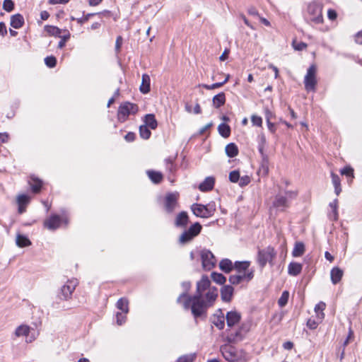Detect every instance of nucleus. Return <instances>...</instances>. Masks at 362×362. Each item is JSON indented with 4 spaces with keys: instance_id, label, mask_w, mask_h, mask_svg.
<instances>
[{
    "instance_id": "1",
    "label": "nucleus",
    "mask_w": 362,
    "mask_h": 362,
    "mask_svg": "<svg viewBox=\"0 0 362 362\" xmlns=\"http://www.w3.org/2000/svg\"><path fill=\"white\" fill-rule=\"evenodd\" d=\"M218 297L217 288H210L205 293V298L199 296H189L186 293H181L177 299V303H182L185 310H190L196 324L198 320H204L207 317V310L211 307Z\"/></svg>"
},
{
    "instance_id": "2",
    "label": "nucleus",
    "mask_w": 362,
    "mask_h": 362,
    "mask_svg": "<svg viewBox=\"0 0 362 362\" xmlns=\"http://www.w3.org/2000/svg\"><path fill=\"white\" fill-rule=\"evenodd\" d=\"M276 256V252L274 247L271 245L263 249H259L257 255V263L261 269L264 268L267 263L273 265V261Z\"/></svg>"
},
{
    "instance_id": "3",
    "label": "nucleus",
    "mask_w": 362,
    "mask_h": 362,
    "mask_svg": "<svg viewBox=\"0 0 362 362\" xmlns=\"http://www.w3.org/2000/svg\"><path fill=\"white\" fill-rule=\"evenodd\" d=\"M139 111V106L130 102L122 103L118 108L117 119L119 122H126L131 115H136Z\"/></svg>"
},
{
    "instance_id": "4",
    "label": "nucleus",
    "mask_w": 362,
    "mask_h": 362,
    "mask_svg": "<svg viewBox=\"0 0 362 362\" xmlns=\"http://www.w3.org/2000/svg\"><path fill=\"white\" fill-rule=\"evenodd\" d=\"M191 210L197 217L206 218L211 217L214 214L216 207L214 204H209L204 205L195 203L191 206Z\"/></svg>"
},
{
    "instance_id": "5",
    "label": "nucleus",
    "mask_w": 362,
    "mask_h": 362,
    "mask_svg": "<svg viewBox=\"0 0 362 362\" xmlns=\"http://www.w3.org/2000/svg\"><path fill=\"white\" fill-rule=\"evenodd\" d=\"M202 226L199 222L193 223L188 229L185 230L180 236V244H186L192 241L202 231Z\"/></svg>"
},
{
    "instance_id": "6",
    "label": "nucleus",
    "mask_w": 362,
    "mask_h": 362,
    "mask_svg": "<svg viewBox=\"0 0 362 362\" xmlns=\"http://www.w3.org/2000/svg\"><path fill=\"white\" fill-rule=\"evenodd\" d=\"M223 358L228 362H238L242 358L243 351H238L237 349L230 345L224 344L220 348Z\"/></svg>"
},
{
    "instance_id": "7",
    "label": "nucleus",
    "mask_w": 362,
    "mask_h": 362,
    "mask_svg": "<svg viewBox=\"0 0 362 362\" xmlns=\"http://www.w3.org/2000/svg\"><path fill=\"white\" fill-rule=\"evenodd\" d=\"M78 285L77 279H73L71 280H68L63 286L61 287L57 296L60 300H68L76 289V286Z\"/></svg>"
},
{
    "instance_id": "8",
    "label": "nucleus",
    "mask_w": 362,
    "mask_h": 362,
    "mask_svg": "<svg viewBox=\"0 0 362 362\" xmlns=\"http://www.w3.org/2000/svg\"><path fill=\"white\" fill-rule=\"evenodd\" d=\"M317 69L315 65H311L307 70V74L304 78L305 88L308 91H315L317 85L316 79Z\"/></svg>"
},
{
    "instance_id": "9",
    "label": "nucleus",
    "mask_w": 362,
    "mask_h": 362,
    "mask_svg": "<svg viewBox=\"0 0 362 362\" xmlns=\"http://www.w3.org/2000/svg\"><path fill=\"white\" fill-rule=\"evenodd\" d=\"M201 259L204 270L209 271L216 265V257L209 250L204 249L201 251Z\"/></svg>"
},
{
    "instance_id": "10",
    "label": "nucleus",
    "mask_w": 362,
    "mask_h": 362,
    "mask_svg": "<svg viewBox=\"0 0 362 362\" xmlns=\"http://www.w3.org/2000/svg\"><path fill=\"white\" fill-rule=\"evenodd\" d=\"M307 20L315 23H321L323 21L321 8L315 4H310L308 6Z\"/></svg>"
},
{
    "instance_id": "11",
    "label": "nucleus",
    "mask_w": 362,
    "mask_h": 362,
    "mask_svg": "<svg viewBox=\"0 0 362 362\" xmlns=\"http://www.w3.org/2000/svg\"><path fill=\"white\" fill-rule=\"evenodd\" d=\"M179 194L177 193H168L165 197L164 208L167 213L171 214L177 207Z\"/></svg>"
},
{
    "instance_id": "12",
    "label": "nucleus",
    "mask_w": 362,
    "mask_h": 362,
    "mask_svg": "<svg viewBox=\"0 0 362 362\" xmlns=\"http://www.w3.org/2000/svg\"><path fill=\"white\" fill-rule=\"evenodd\" d=\"M214 286L211 287V281L209 277L206 275L202 276V279L197 283L196 293L193 296H199L204 298V292L209 291L210 288H214Z\"/></svg>"
},
{
    "instance_id": "13",
    "label": "nucleus",
    "mask_w": 362,
    "mask_h": 362,
    "mask_svg": "<svg viewBox=\"0 0 362 362\" xmlns=\"http://www.w3.org/2000/svg\"><path fill=\"white\" fill-rule=\"evenodd\" d=\"M272 204L281 211H284L290 205L288 198L281 194L276 195Z\"/></svg>"
},
{
    "instance_id": "14",
    "label": "nucleus",
    "mask_w": 362,
    "mask_h": 362,
    "mask_svg": "<svg viewBox=\"0 0 362 362\" xmlns=\"http://www.w3.org/2000/svg\"><path fill=\"white\" fill-rule=\"evenodd\" d=\"M226 320L227 326L233 327L238 324L241 320V314L236 310H231L226 313Z\"/></svg>"
},
{
    "instance_id": "15",
    "label": "nucleus",
    "mask_w": 362,
    "mask_h": 362,
    "mask_svg": "<svg viewBox=\"0 0 362 362\" xmlns=\"http://www.w3.org/2000/svg\"><path fill=\"white\" fill-rule=\"evenodd\" d=\"M62 219L59 215H52L48 219L44 222L45 227L49 230H54L60 226Z\"/></svg>"
},
{
    "instance_id": "16",
    "label": "nucleus",
    "mask_w": 362,
    "mask_h": 362,
    "mask_svg": "<svg viewBox=\"0 0 362 362\" xmlns=\"http://www.w3.org/2000/svg\"><path fill=\"white\" fill-rule=\"evenodd\" d=\"M234 293V288L230 285L223 286L221 288V298L223 302L229 303L231 301Z\"/></svg>"
},
{
    "instance_id": "17",
    "label": "nucleus",
    "mask_w": 362,
    "mask_h": 362,
    "mask_svg": "<svg viewBox=\"0 0 362 362\" xmlns=\"http://www.w3.org/2000/svg\"><path fill=\"white\" fill-rule=\"evenodd\" d=\"M189 223V216L186 211L179 213L175 220V225L177 228H185Z\"/></svg>"
},
{
    "instance_id": "18",
    "label": "nucleus",
    "mask_w": 362,
    "mask_h": 362,
    "mask_svg": "<svg viewBox=\"0 0 362 362\" xmlns=\"http://www.w3.org/2000/svg\"><path fill=\"white\" fill-rule=\"evenodd\" d=\"M215 184V178L212 176L207 177L199 185V189L202 192H209L213 189Z\"/></svg>"
},
{
    "instance_id": "19",
    "label": "nucleus",
    "mask_w": 362,
    "mask_h": 362,
    "mask_svg": "<svg viewBox=\"0 0 362 362\" xmlns=\"http://www.w3.org/2000/svg\"><path fill=\"white\" fill-rule=\"evenodd\" d=\"M24 23V18L21 13H16L11 16L10 25L13 28L19 29L23 26Z\"/></svg>"
},
{
    "instance_id": "20",
    "label": "nucleus",
    "mask_w": 362,
    "mask_h": 362,
    "mask_svg": "<svg viewBox=\"0 0 362 362\" xmlns=\"http://www.w3.org/2000/svg\"><path fill=\"white\" fill-rule=\"evenodd\" d=\"M28 183L33 193L37 194L41 191L42 187V181L39 178L35 176H31L30 177Z\"/></svg>"
},
{
    "instance_id": "21",
    "label": "nucleus",
    "mask_w": 362,
    "mask_h": 362,
    "mask_svg": "<svg viewBox=\"0 0 362 362\" xmlns=\"http://www.w3.org/2000/svg\"><path fill=\"white\" fill-rule=\"evenodd\" d=\"M243 330V327H239L235 332L228 334L226 337L227 341L228 343H235L238 341H241L244 338Z\"/></svg>"
},
{
    "instance_id": "22",
    "label": "nucleus",
    "mask_w": 362,
    "mask_h": 362,
    "mask_svg": "<svg viewBox=\"0 0 362 362\" xmlns=\"http://www.w3.org/2000/svg\"><path fill=\"white\" fill-rule=\"evenodd\" d=\"M303 264L298 262H292L288 266V274L292 276H296L302 272Z\"/></svg>"
},
{
    "instance_id": "23",
    "label": "nucleus",
    "mask_w": 362,
    "mask_h": 362,
    "mask_svg": "<svg viewBox=\"0 0 362 362\" xmlns=\"http://www.w3.org/2000/svg\"><path fill=\"white\" fill-rule=\"evenodd\" d=\"M344 274V271L338 267H333L330 272L331 281L333 284H338Z\"/></svg>"
},
{
    "instance_id": "24",
    "label": "nucleus",
    "mask_w": 362,
    "mask_h": 362,
    "mask_svg": "<svg viewBox=\"0 0 362 362\" xmlns=\"http://www.w3.org/2000/svg\"><path fill=\"white\" fill-rule=\"evenodd\" d=\"M226 95L223 92H221L217 95H214L212 99V104L214 107L218 109L220 108L226 103Z\"/></svg>"
},
{
    "instance_id": "25",
    "label": "nucleus",
    "mask_w": 362,
    "mask_h": 362,
    "mask_svg": "<svg viewBox=\"0 0 362 362\" xmlns=\"http://www.w3.org/2000/svg\"><path fill=\"white\" fill-rule=\"evenodd\" d=\"M144 124L151 129H156L158 127V122L153 114H147L144 116Z\"/></svg>"
},
{
    "instance_id": "26",
    "label": "nucleus",
    "mask_w": 362,
    "mask_h": 362,
    "mask_svg": "<svg viewBox=\"0 0 362 362\" xmlns=\"http://www.w3.org/2000/svg\"><path fill=\"white\" fill-rule=\"evenodd\" d=\"M150 76L146 74H143L141 84L139 88L142 93L146 94L150 91Z\"/></svg>"
},
{
    "instance_id": "27",
    "label": "nucleus",
    "mask_w": 362,
    "mask_h": 362,
    "mask_svg": "<svg viewBox=\"0 0 362 362\" xmlns=\"http://www.w3.org/2000/svg\"><path fill=\"white\" fill-rule=\"evenodd\" d=\"M250 265V262L249 261H236L233 264V269H235L239 274H243L245 272H246Z\"/></svg>"
},
{
    "instance_id": "28",
    "label": "nucleus",
    "mask_w": 362,
    "mask_h": 362,
    "mask_svg": "<svg viewBox=\"0 0 362 362\" xmlns=\"http://www.w3.org/2000/svg\"><path fill=\"white\" fill-rule=\"evenodd\" d=\"M219 267L221 271L228 274L233 269V264L229 259H223L219 263Z\"/></svg>"
},
{
    "instance_id": "29",
    "label": "nucleus",
    "mask_w": 362,
    "mask_h": 362,
    "mask_svg": "<svg viewBox=\"0 0 362 362\" xmlns=\"http://www.w3.org/2000/svg\"><path fill=\"white\" fill-rule=\"evenodd\" d=\"M225 151L228 157L234 158L238 156L239 150L235 143H230L226 145Z\"/></svg>"
},
{
    "instance_id": "30",
    "label": "nucleus",
    "mask_w": 362,
    "mask_h": 362,
    "mask_svg": "<svg viewBox=\"0 0 362 362\" xmlns=\"http://www.w3.org/2000/svg\"><path fill=\"white\" fill-rule=\"evenodd\" d=\"M305 245L303 242H296L292 251L294 257H301L305 252Z\"/></svg>"
},
{
    "instance_id": "31",
    "label": "nucleus",
    "mask_w": 362,
    "mask_h": 362,
    "mask_svg": "<svg viewBox=\"0 0 362 362\" xmlns=\"http://www.w3.org/2000/svg\"><path fill=\"white\" fill-rule=\"evenodd\" d=\"M225 319L224 315H221L220 317H216L212 315L211 317V323L215 325L219 330H222L225 327Z\"/></svg>"
},
{
    "instance_id": "32",
    "label": "nucleus",
    "mask_w": 362,
    "mask_h": 362,
    "mask_svg": "<svg viewBox=\"0 0 362 362\" xmlns=\"http://www.w3.org/2000/svg\"><path fill=\"white\" fill-rule=\"evenodd\" d=\"M30 331V328L29 326L25 325H21L16 329V330L14 332V335L16 337H23V336L27 337L29 334Z\"/></svg>"
},
{
    "instance_id": "33",
    "label": "nucleus",
    "mask_w": 362,
    "mask_h": 362,
    "mask_svg": "<svg viewBox=\"0 0 362 362\" xmlns=\"http://www.w3.org/2000/svg\"><path fill=\"white\" fill-rule=\"evenodd\" d=\"M147 175L149 179L155 184H159L163 180L162 173L158 171L148 170Z\"/></svg>"
},
{
    "instance_id": "34",
    "label": "nucleus",
    "mask_w": 362,
    "mask_h": 362,
    "mask_svg": "<svg viewBox=\"0 0 362 362\" xmlns=\"http://www.w3.org/2000/svg\"><path fill=\"white\" fill-rule=\"evenodd\" d=\"M44 29L51 36L61 37L62 30L57 26L47 25Z\"/></svg>"
},
{
    "instance_id": "35",
    "label": "nucleus",
    "mask_w": 362,
    "mask_h": 362,
    "mask_svg": "<svg viewBox=\"0 0 362 362\" xmlns=\"http://www.w3.org/2000/svg\"><path fill=\"white\" fill-rule=\"evenodd\" d=\"M16 245L20 247H27L31 245L30 240L24 235L18 234L16 237Z\"/></svg>"
},
{
    "instance_id": "36",
    "label": "nucleus",
    "mask_w": 362,
    "mask_h": 362,
    "mask_svg": "<svg viewBox=\"0 0 362 362\" xmlns=\"http://www.w3.org/2000/svg\"><path fill=\"white\" fill-rule=\"evenodd\" d=\"M218 131L223 138H228L230 135V127L226 123H221L218 127Z\"/></svg>"
},
{
    "instance_id": "37",
    "label": "nucleus",
    "mask_w": 362,
    "mask_h": 362,
    "mask_svg": "<svg viewBox=\"0 0 362 362\" xmlns=\"http://www.w3.org/2000/svg\"><path fill=\"white\" fill-rule=\"evenodd\" d=\"M129 302L127 299L124 298H119L117 303L116 307L117 309L120 310L122 312L124 313H128L129 312V307H128Z\"/></svg>"
},
{
    "instance_id": "38",
    "label": "nucleus",
    "mask_w": 362,
    "mask_h": 362,
    "mask_svg": "<svg viewBox=\"0 0 362 362\" xmlns=\"http://www.w3.org/2000/svg\"><path fill=\"white\" fill-rule=\"evenodd\" d=\"M261 158L262 161L259 172L262 175H266L269 173V158L268 156H264V157Z\"/></svg>"
},
{
    "instance_id": "39",
    "label": "nucleus",
    "mask_w": 362,
    "mask_h": 362,
    "mask_svg": "<svg viewBox=\"0 0 362 362\" xmlns=\"http://www.w3.org/2000/svg\"><path fill=\"white\" fill-rule=\"evenodd\" d=\"M211 277L214 282L220 285H223L226 281V276L221 273L214 272L211 274Z\"/></svg>"
},
{
    "instance_id": "40",
    "label": "nucleus",
    "mask_w": 362,
    "mask_h": 362,
    "mask_svg": "<svg viewBox=\"0 0 362 362\" xmlns=\"http://www.w3.org/2000/svg\"><path fill=\"white\" fill-rule=\"evenodd\" d=\"M197 358L196 353H191L180 356L177 362H194Z\"/></svg>"
},
{
    "instance_id": "41",
    "label": "nucleus",
    "mask_w": 362,
    "mask_h": 362,
    "mask_svg": "<svg viewBox=\"0 0 362 362\" xmlns=\"http://www.w3.org/2000/svg\"><path fill=\"white\" fill-rule=\"evenodd\" d=\"M139 135L144 139H148L151 137V132L146 125L139 127Z\"/></svg>"
},
{
    "instance_id": "42",
    "label": "nucleus",
    "mask_w": 362,
    "mask_h": 362,
    "mask_svg": "<svg viewBox=\"0 0 362 362\" xmlns=\"http://www.w3.org/2000/svg\"><path fill=\"white\" fill-rule=\"evenodd\" d=\"M288 298H289V293H288V291H283V293H281V297L278 300L279 305L281 308L284 307L287 304V303H288Z\"/></svg>"
},
{
    "instance_id": "43",
    "label": "nucleus",
    "mask_w": 362,
    "mask_h": 362,
    "mask_svg": "<svg viewBox=\"0 0 362 362\" xmlns=\"http://www.w3.org/2000/svg\"><path fill=\"white\" fill-rule=\"evenodd\" d=\"M64 33H65L66 34L62 36L61 35V37H59L61 38V40L59 42L58 46H57L58 48H59V49L63 48L66 45V41H68L69 39L70 38V33L69 32V30H64Z\"/></svg>"
},
{
    "instance_id": "44",
    "label": "nucleus",
    "mask_w": 362,
    "mask_h": 362,
    "mask_svg": "<svg viewBox=\"0 0 362 362\" xmlns=\"http://www.w3.org/2000/svg\"><path fill=\"white\" fill-rule=\"evenodd\" d=\"M244 280V276L242 274L231 275L229 276V282L233 285H238Z\"/></svg>"
},
{
    "instance_id": "45",
    "label": "nucleus",
    "mask_w": 362,
    "mask_h": 362,
    "mask_svg": "<svg viewBox=\"0 0 362 362\" xmlns=\"http://www.w3.org/2000/svg\"><path fill=\"white\" fill-rule=\"evenodd\" d=\"M45 64L49 68H54L57 64V59L54 56H48L45 58Z\"/></svg>"
},
{
    "instance_id": "46",
    "label": "nucleus",
    "mask_w": 362,
    "mask_h": 362,
    "mask_svg": "<svg viewBox=\"0 0 362 362\" xmlns=\"http://www.w3.org/2000/svg\"><path fill=\"white\" fill-rule=\"evenodd\" d=\"M15 4L12 0H4L3 2V8L7 12H11L14 9Z\"/></svg>"
},
{
    "instance_id": "47",
    "label": "nucleus",
    "mask_w": 362,
    "mask_h": 362,
    "mask_svg": "<svg viewBox=\"0 0 362 362\" xmlns=\"http://www.w3.org/2000/svg\"><path fill=\"white\" fill-rule=\"evenodd\" d=\"M329 207L332 209V211L334 212V221H337L339 218L338 199H335L332 202L329 203Z\"/></svg>"
},
{
    "instance_id": "48",
    "label": "nucleus",
    "mask_w": 362,
    "mask_h": 362,
    "mask_svg": "<svg viewBox=\"0 0 362 362\" xmlns=\"http://www.w3.org/2000/svg\"><path fill=\"white\" fill-rule=\"evenodd\" d=\"M240 172L238 170H233L229 173V180L233 183H236L240 179Z\"/></svg>"
},
{
    "instance_id": "49",
    "label": "nucleus",
    "mask_w": 362,
    "mask_h": 362,
    "mask_svg": "<svg viewBox=\"0 0 362 362\" xmlns=\"http://www.w3.org/2000/svg\"><path fill=\"white\" fill-rule=\"evenodd\" d=\"M30 202V197L26 194H21L18 197L17 202L18 205L26 206Z\"/></svg>"
},
{
    "instance_id": "50",
    "label": "nucleus",
    "mask_w": 362,
    "mask_h": 362,
    "mask_svg": "<svg viewBox=\"0 0 362 362\" xmlns=\"http://www.w3.org/2000/svg\"><path fill=\"white\" fill-rule=\"evenodd\" d=\"M342 175H346L348 177H354V169L350 166H346L340 170Z\"/></svg>"
},
{
    "instance_id": "51",
    "label": "nucleus",
    "mask_w": 362,
    "mask_h": 362,
    "mask_svg": "<svg viewBox=\"0 0 362 362\" xmlns=\"http://www.w3.org/2000/svg\"><path fill=\"white\" fill-rule=\"evenodd\" d=\"M126 314L127 313H124L123 312H122V313L118 312L117 313L116 318H117V324L118 325H122L126 322V319H127Z\"/></svg>"
},
{
    "instance_id": "52",
    "label": "nucleus",
    "mask_w": 362,
    "mask_h": 362,
    "mask_svg": "<svg viewBox=\"0 0 362 362\" xmlns=\"http://www.w3.org/2000/svg\"><path fill=\"white\" fill-rule=\"evenodd\" d=\"M200 86L206 90H214L222 87L223 86V83L217 82L211 85L202 84Z\"/></svg>"
},
{
    "instance_id": "53",
    "label": "nucleus",
    "mask_w": 362,
    "mask_h": 362,
    "mask_svg": "<svg viewBox=\"0 0 362 362\" xmlns=\"http://www.w3.org/2000/svg\"><path fill=\"white\" fill-rule=\"evenodd\" d=\"M250 177L248 175L240 177V179L238 180V185L240 187H243L245 186H247L250 182Z\"/></svg>"
},
{
    "instance_id": "54",
    "label": "nucleus",
    "mask_w": 362,
    "mask_h": 362,
    "mask_svg": "<svg viewBox=\"0 0 362 362\" xmlns=\"http://www.w3.org/2000/svg\"><path fill=\"white\" fill-rule=\"evenodd\" d=\"M294 49L298 51H302L307 47V44L303 42H296L294 40L292 43Z\"/></svg>"
},
{
    "instance_id": "55",
    "label": "nucleus",
    "mask_w": 362,
    "mask_h": 362,
    "mask_svg": "<svg viewBox=\"0 0 362 362\" xmlns=\"http://www.w3.org/2000/svg\"><path fill=\"white\" fill-rule=\"evenodd\" d=\"M93 16H95V13H87L83 18H78L76 19V21L78 24L83 25L85 22L88 21L90 17Z\"/></svg>"
},
{
    "instance_id": "56",
    "label": "nucleus",
    "mask_w": 362,
    "mask_h": 362,
    "mask_svg": "<svg viewBox=\"0 0 362 362\" xmlns=\"http://www.w3.org/2000/svg\"><path fill=\"white\" fill-rule=\"evenodd\" d=\"M251 122L253 125L257 127H261L262 124V119L261 117L257 115H252L251 117Z\"/></svg>"
},
{
    "instance_id": "57",
    "label": "nucleus",
    "mask_w": 362,
    "mask_h": 362,
    "mask_svg": "<svg viewBox=\"0 0 362 362\" xmlns=\"http://www.w3.org/2000/svg\"><path fill=\"white\" fill-rule=\"evenodd\" d=\"M165 161L166 169L169 172L173 173L175 170V167L174 165V163H173V160L170 158H167L165 160Z\"/></svg>"
},
{
    "instance_id": "58",
    "label": "nucleus",
    "mask_w": 362,
    "mask_h": 362,
    "mask_svg": "<svg viewBox=\"0 0 362 362\" xmlns=\"http://www.w3.org/2000/svg\"><path fill=\"white\" fill-rule=\"evenodd\" d=\"M331 177H332V182L334 187L341 185V180L338 175H337L334 173H331Z\"/></svg>"
},
{
    "instance_id": "59",
    "label": "nucleus",
    "mask_w": 362,
    "mask_h": 362,
    "mask_svg": "<svg viewBox=\"0 0 362 362\" xmlns=\"http://www.w3.org/2000/svg\"><path fill=\"white\" fill-rule=\"evenodd\" d=\"M95 13V15L100 16V18H103V17L110 18L112 16V13L107 10H105L103 11Z\"/></svg>"
},
{
    "instance_id": "60",
    "label": "nucleus",
    "mask_w": 362,
    "mask_h": 362,
    "mask_svg": "<svg viewBox=\"0 0 362 362\" xmlns=\"http://www.w3.org/2000/svg\"><path fill=\"white\" fill-rule=\"evenodd\" d=\"M264 115L267 121H271V119L275 117L274 113L268 107H264Z\"/></svg>"
},
{
    "instance_id": "61",
    "label": "nucleus",
    "mask_w": 362,
    "mask_h": 362,
    "mask_svg": "<svg viewBox=\"0 0 362 362\" xmlns=\"http://www.w3.org/2000/svg\"><path fill=\"white\" fill-rule=\"evenodd\" d=\"M213 126V122H211L209 123H208L207 124H206L205 126H204L203 127H202L199 131V133L198 134L199 135H203L207 130H209L211 127Z\"/></svg>"
},
{
    "instance_id": "62",
    "label": "nucleus",
    "mask_w": 362,
    "mask_h": 362,
    "mask_svg": "<svg viewBox=\"0 0 362 362\" xmlns=\"http://www.w3.org/2000/svg\"><path fill=\"white\" fill-rule=\"evenodd\" d=\"M136 139V134L134 132H128L125 136H124V139L127 141V142H132L135 140Z\"/></svg>"
},
{
    "instance_id": "63",
    "label": "nucleus",
    "mask_w": 362,
    "mask_h": 362,
    "mask_svg": "<svg viewBox=\"0 0 362 362\" xmlns=\"http://www.w3.org/2000/svg\"><path fill=\"white\" fill-rule=\"evenodd\" d=\"M327 16L329 20L334 21L337 17V13L335 10L333 9H329L327 11Z\"/></svg>"
},
{
    "instance_id": "64",
    "label": "nucleus",
    "mask_w": 362,
    "mask_h": 362,
    "mask_svg": "<svg viewBox=\"0 0 362 362\" xmlns=\"http://www.w3.org/2000/svg\"><path fill=\"white\" fill-rule=\"evenodd\" d=\"M326 308V304L324 302H320L315 307V311L317 313L318 311H323Z\"/></svg>"
}]
</instances>
